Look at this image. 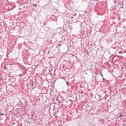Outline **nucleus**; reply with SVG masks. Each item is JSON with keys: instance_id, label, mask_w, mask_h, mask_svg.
I'll return each instance as SVG.
<instances>
[{"instance_id": "f257e3e1", "label": "nucleus", "mask_w": 126, "mask_h": 126, "mask_svg": "<svg viewBox=\"0 0 126 126\" xmlns=\"http://www.w3.org/2000/svg\"><path fill=\"white\" fill-rule=\"evenodd\" d=\"M33 6H34L35 7H37V4H33Z\"/></svg>"}, {"instance_id": "f03ea898", "label": "nucleus", "mask_w": 126, "mask_h": 126, "mask_svg": "<svg viewBox=\"0 0 126 126\" xmlns=\"http://www.w3.org/2000/svg\"><path fill=\"white\" fill-rule=\"evenodd\" d=\"M122 116H123L122 115H120V118H121V117H122Z\"/></svg>"}, {"instance_id": "7ed1b4c3", "label": "nucleus", "mask_w": 126, "mask_h": 126, "mask_svg": "<svg viewBox=\"0 0 126 126\" xmlns=\"http://www.w3.org/2000/svg\"><path fill=\"white\" fill-rule=\"evenodd\" d=\"M115 3H117V1H115Z\"/></svg>"}]
</instances>
